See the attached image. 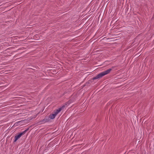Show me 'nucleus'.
<instances>
[{
	"instance_id": "20e7f679",
	"label": "nucleus",
	"mask_w": 154,
	"mask_h": 154,
	"mask_svg": "<svg viewBox=\"0 0 154 154\" xmlns=\"http://www.w3.org/2000/svg\"><path fill=\"white\" fill-rule=\"evenodd\" d=\"M56 115L54 113L50 115L49 117L51 119H54L56 116Z\"/></svg>"
},
{
	"instance_id": "f257e3e1",
	"label": "nucleus",
	"mask_w": 154,
	"mask_h": 154,
	"mask_svg": "<svg viewBox=\"0 0 154 154\" xmlns=\"http://www.w3.org/2000/svg\"><path fill=\"white\" fill-rule=\"evenodd\" d=\"M112 70V69H109L103 72L98 74L97 76L93 78V79H96L102 78L104 75L109 73Z\"/></svg>"
},
{
	"instance_id": "39448f33",
	"label": "nucleus",
	"mask_w": 154,
	"mask_h": 154,
	"mask_svg": "<svg viewBox=\"0 0 154 154\" xmlns=\"http://www.w3.org/2000/svg\"><path fill=\"white\" fill-rule=\"evenodd\" d=\"M49 121L48 119H47L46 118H45L42 121V122H47Z\"/></svg>"
},
{
	"instance_id": "423d86ee",
	"label": "nucleus",
	"mask_w": 154,
	"mask_h": 154,
	"mask_svg": "<svg viewBox=\"0 0 154 154\" xmlns=\"http://www.w3.org/2000/svg\"><path fill=\"white\" fill-rule=\"evenodd\" d=\"M154 18V15H153L152 17V18Z\"/></svg>"
},
{
	"instance_id": "0eeeda50",
	"label": "nucleus",
	"mask_w": 154,
	"mask_h": 154,
	"mask_svg": "<svg viewBox=\"0 0 154 154\" xmlns=\"http://www.w3.org/2000/svg\"><path fill=\"white\" fill-rule=\"evenodd\" d=\"M154 18V15H153L152 17V18Z\"/></svg>"
},
{
	"instance_id": "f03ea898",
	"label": "nucleus",
	"mask_w": 154,
	"mask_h": 154,
	"mask_svg": "<svg viewBox=\"0 0 154 154\" xmlns=\"http://www.w3.org/2000/svg\"><path fill=\"white\" fill-rule=\"evenodd\" d=\"M28 130L29 128H28L24 131L23 132L20 133L19 134H18L16 135L14 137L15 140H14V142H16L18 139L20 138V137L22 136V135L25 134L26 132Z\"/></svg>"
},
{
	"instance_id": "6e6552de",
	"label": "nucleus",
	"mask_w": 154,
	"mask_h": 154,
	"mask_svg": "<svg viewBox=\"0 0 154 154\" xmlns=\"http://www.w3.org/2000/svg\"><path fill=\"white\" fill-rule=\"evenodd\" d=\"M21 122V121H19V122Z\"/></svg>"
},
{
	"instance_id": "7ed1b4c3",
	"label": "nucleus",
	"mask_w": 154,
	"mask_h": 154,
	"mask_svg": "<svg viewBox=\"0 0 154 154\" xmlns=\"http://www.w3.org/2000/svg\"><path fill=\"white\" fill-rule=\"evenodd\" d=\"M64 106H62V107L57 109L56 110L54 111V114L56 116L58 114V113L64 107Z\"/></svg>"
}]
</instances>
